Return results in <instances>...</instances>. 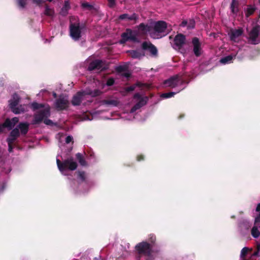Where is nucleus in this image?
<instances>
[{"label": "nucleus", "instance_id": "11", "mask_svg": "<svg viewBox=\"0 0 260 260\" xmlns=\"http://www.w3.org/2000/svg\"><path fill=\"white\" fill-rule=\"evenodd\" d=\"M86 95L85 91H79L74 95L71 101V103L73 106H79L82 101L83 100L84 96Z\"/></svg>", "mask_w": 260, "mask_h": 260}, {"label": "nucleus", "instance_id": "15", "mask_svg": "<svg viewBox=\"0 0 260 260\" xmlns=\"http://www.w3.org/2000/svg\"><path fill=\"white\" fill-rule=\"evenodd\" d=\"M260 32V26L258 25H256L251 29L249 32V39L252 41L253 44H256V39L259 35Z\"/></svg>", "mask_w": 260, "mask_h": 260}, {"label": "nucleus", "instance_id": "38", "mask_svg": "<svg viewBox=\"0 0 260 260\" xmlns=\"http://www.w3.org/2000/svg\"><path fill=\"white\" fill-rule=\"evenodd\" d=\"M78 178L82 181L84 182L86 180L85 172L84 171L78 172Z\"/></svg>", "mask_w": 260, "mask_h": 260}, {"label": "nucleus", "instance_id": "34", "mask_svg": "<svg viewBox=\"0 0 260 260\" xmlns=\"http://www.w3.org/2000/svg\"><path fill=\"white\" fill-rule=\"evenodd\" d=\"M251 235L254 238H258L260 235V232L256 226H253L251 229Z\"/></svg>", "mask_w": 260, "mask_h": 260}, {"label": "nucleus", "instance_id": "47", "mask_svg": "<svg viewBox=\"0 0 260 260\" xmlns=\"http://www.w3.org/2000/svg\"><path fill=\"white\" fill-rule=\"evenodd\" d=\"M44 123L48 125H51L53 124V122L50 119H47V118H44L43 120Z\"/></svg>", "mask_w": 260, "mask_h": 260}, {"label": "nucleus", "instance_id": "35", "mask_svg": "<svg viewBox=\"0 0 260 260\" xmlns=\"http://www.w3.org/2000/svg\"><path fill=\"white\" fill-rule=\"evenodd\" d=\"M255 11V9L251 6L248 7L245 12V15L246 17H248L252 15Z\"/></svg>", "mask_w": 260, "mask_h": 260}, {"label": "nucleus", "instance_id": "26", "mask_svg": "<svg viewBox=\"0 0 260 260\" xmlns=\"http://www.w3.org/2000/svg\"><path fill=\"white\" fill-rule=\"evenodd\" d=\"M76 157L79 163L82 166H87V162L86 160H85L83 155L80 153H78L76 154Z\"/></svg>", "mask_w": 260, "mask_h": 260}, {"label": "nucleus", "instance_id": "30", "mask_svg": "<svg viewBox=\"0 0 260 260\" xmlns=\"http://www.w3.org/2000/svg\"><path fill=\"white\" fill-rule=\"evenodd\" d=\"M142 84L140 82H137L136 84H135L131 86L126 87L125 88V91L127 92L133 91L135 89L136 87H142Z\"/></svg>", "mask_w": 260, "mask_h": 260}, {"label": "nucleus", "instance_id": "41", "mask_svg": "<svg viewBox=\"0 0 260 260\" xmlns=\"http://www.w3.org/2000/svg\"><path fill=\"white\" fill-rule=\"evenodd\" d=\"M176 93L175 92H167V93H164L161 95V97L163 98H166V99L170 98L173 96L174 95L176 94Z\"/></svg>", "mask_w": 260, "mask_h": 260}, {"label": "nucleus", "instance_id": "19", "mask_svg": "<svg viewBox=\"0 0 260 260\" xmlns=\"http://www.w3.org/2000/svg\"><path fill=\"white\" fill-rule=\"evenodd\" d=\"M126 53L128 54L133 59H140L142 57L145 56L144 53H141L137 50H130L126 51Z\"/></svg>", "mask_w": 260, "mask_h": 260}, {"label": "nucleus", "instance_id": "20", "mask_svg": "<svg viewBox=\"0 0 260 260\" xmlns=\"http://www.w3.org/2000/svg\"><path fill=\"white\" fill-rule=\"evenodd\" d=\"M230 9L231 13L235 15H237L239 12V2L238 0H232L230 5Z\"/></svg>", "mask_w": 260, "mask_h": 260}, {"label": "nucleus", "instance_id": "29", "mask_svg": "<svg viewBox=\"0 0 260 260\" xmlns=\"http://www.w3.org/2000/svg\"><path fill=\"white\" fill-rule=\"evenodd\" d=\"M102 103L104 105H113L116 106L118 105V101L114 100H104L102 101Z\"/></svg>", "mask_w": 260, "mask_h": 260}, {"label": "nucleus", "instance_id": "1", "mask_svg": "<svg viewBox=\"0 0 260 260\" xmlns=\"http://www.w3.org/2000/svg\"><path fill=\"white\" fill-rule=\"evenodd\" d=\"M56 164L59 170L63 172L66 170L74 171L77 168V163L74 160L73 157H70L62 161L56 159Z\"/></svg>", "mask_w": 260, "mask_h": 260}, {"label": "nucleus", "instance_id": "12", "mask_svg": "<svg viewBox=\"0 0 260 260\" xmlns=\"http://www.w3.org/2000/svg\"><path fill=\"white\" fill-rule=\"evenodd\" d=\"M186 37L185 36L182 34H177L174 38V45L178 49H181L185 44Z\"/></svg>", "mask_w": 260, "mask_h": 260}, {"label": "nucleus", "instance_id": "49", "mask_svg": "<svg viewBox=\"0 0 260 260\" xmlns=\"http://www.w3.org/2000/svg\"><path fill=\"white\" fill-rule=\"evenodd\" d=\"M10 120L14 126L19 122V118L16 117H13L12 119H10Z\"/></svg>", "mask_w": 260, "mask_h": 260}, {"label": "nucleus", "instance_id": "53", "mask_svg": "<svg viewBox=\"0 0 260 260\" xmlns=\"http://www.w3.org/2000/svg\"><path fill=\"white\" fill-rule=\"evenodd\" d=\"M122 76H123V77H125L127 78H128L131 77V73H128V72H126V73H124L122 74Z\"/></svg>", "mask_w": 260, "mask_h": 260}, {"label": "nucleus", "instance_id": "51", "mask_svg": "<svg viewBox=\"0 0 260 260\" xmlns=\"http://www.w3.org/2000/svg\"><path fill=\"white\" fill-rule=\"evenodd\" d=\"M144 159V156L142 154H139L137 156V160L138 161H140L141 160H143Z\"/></svg>", "mask_w": 260, "mask_h": 260}, {"label": "nucleus", "instance_id": "16", "mask_svg": "<svg viewBox=\"0 0 260 260\" xmlns=\"http://www.w3.org/2000/svg\"><path fill=\"white\" fill-rule=\"evenodd\" d=\"M139 19V16L136 13H134L132 15H129L128 14H122L119 16V20H128L129 21H134V23H136Z\"/></svg>", "mask_w": 260, "mask_h": 260}, {"label": "nucleus", "instance_id": "31", "mask_svg": "<svg viewBox=\"0 0 260 260\" xmlns=\"http://www.w3.org/2000/svg\"><path fill=\"white\" fill-rule=\"evenodd\" d=\"M155 258L152 253L143 256V257H136V260H154Z\"/></svg>", "mask_w": 260, "mask_h": 260}, {"label": "nucleus", "instance_id": "36", "mask_svg": "<svg viewBox=\"0 0 260 260\" xmlns=\"http://www.w3.org/2000/svg\"><path fill=\"white\" fill-rule=\"evenodd\" d=\"M31 107L34 110H36L42 108H44V105L43 104H39L37 102H33L31 105Z\"/></svg>", "mask_w": 260, "mask_h": 260}, {"label": "nucleus", "instance_id": "39", "mask_svg": "<svg viewBox=\"0 0 260 260\" xmlns=\"http://www.w3.org/2000/svg\"><path fill=\"white\" fill-rule=\"evenodd\" d=\"M249 251V249L248 247H244L241 251L240 257L242 258H245L246 255Z\"/></svg>", "mask_w": 260, "mask_h": 260}, {"label": "nucleus", "instance_id": "64", "mask_svg": "<svg viewBox=\"0 0 260 260\" xmlns=\"http://www.w3.org/2000/svg\"><path fill=\"white\" fill-rule=\"evenodd\" d=\"M243 260H247V259H245V258H243Z\"/></svg>", "mask_w": 260, "mask_h": 260}, {"label": "nucleus", "instance_id": "52", "mask_svg": "<svg viewBox=\"0 0 260 260\" xmlns=\"http://www.w3.org/2000/svg\"><path fill=\"white\" fill-rule=\"evenodd\" d=\"M188 24V21L184 20L182 21L181 23L180 24V26L181 27H185L187 26V24Z\"/></svg>", "mask_w": 260, "mask_h": 260}, {"label": "nucleus", "instance_id": "13", "mask_svg": "<svg viewBox=\"0 0 260 260\" xmlns=\"http://www.w3.org/2000/svg\"><path fill=\"white\" fill-rule=\"evenodd\" d=\"M69 101L63 98H59L55 101V106L58 110H63L69 106Z\"/></svg>", "mask_w": 260, "mask_h": 260}, {"label": "nucleus", "instance_id": "60", "mask_svg": "<svg viewBox=\"0 0 260 260\" xmlns=\"http://www.w3.org/2000/svg\"><path fill=\"white\" fill-rule=\"evenodd\" d=\"M256 250H258V251H260V244L258 245L257 246V248H256Z\"/></svg>", "mask_w": 260, "mask_h": 260}, {"label": "nucleus", "instance_id": "44", "mask_svg": "<svg viewBox=\"0 0 260 260\" xmlns=\"http://www.w3.org/2000/svg\"><path fill=\"white\" fill-rule=\"evenodd\" d=\"M18 6L21 8H24L26 5L25 0H17Z\"/></svg>", "mask_w": 260, "mask_h": 260}, {"label": "nucleus", "instance_id": "22", "mask_svg": "<svg viewBox=\"0 0 260 260\" xmlns=\"http://www.w3.org/2000/svg\"><path fill=\"white\" fill-rule=\"evenodd\" d=\"M86 95H91L92 97H96L102 94L103 92L99 89H96L94 90L86 89L84 90Z\"/></svg>", "mask_w": 260, "mask_h": 260}, {"label": "nucleus", "instance_id": "14", "mask_svg": "<svg viewBox=\"0 0 260 260\" xmlns=\"http://www.w3.org/2000/svg\"><path fill=\"white\" fill-rule=\"evenodd\" d=\"M179 82V76H175L170 77L169 79L166 80L164 82V84L167 87L174 88L178 86Z\"/></svg>", "mask_w": 260, "mask_h": 260}, {"label": "nucleus", "instance_id": "54", "mask_svg": "<svg viewBox=\"0 0 260 260\" xmlns=\"http://www.w3.org/2000/svg\"><path fill=\"white\" fill-rule=\"evenodd\" d=\"M12 111L15 113V114H19L20 113V111H19V110L18 108H14V109H11Z\"/></svg>", "mask_w": 260, "mask_h": 260}, {"label": "nucleus", "instance_id": "55", "mask_svg": "<svg viewBox=\"0 0 260 260\" xmlns=\"http://www.w3.org/2000/svg\"><path fill=\"white\" fill-rule=\"evenodd\" d=\"M4 127L3 126V124H0V134L3 132Z\"/></svg>", "mask_w": 260, "mask_h": 260}, {"label": "nucleus", "instance_id": "18", "mask_svg": "<svg viewBox=\"0 0 260 260\" xmlns=\"http://www.w3.org/2000/svg\"><path fill=\"white\" fill-rule=\"evenodd\" d=\"M29 124L27 122H20L16 127H18L20 134L25 136L28 132Z\"/></svg>", "mask_w": 260, "mask_h": 260}, {"label": "nucleus", "instance_id": "59", "mask_svg": "<svg viewBox=\"0 0 260 260\" xmlns=\"http://www.w3.org/2000/svg\"><path fill=\"white\" fill-rule=\"evenodd\" d=\"M184 114H180V115H179V116L178 117V118H179V119H181V118H182L184 117Z\"/></svg>", "mask_w": 260, "mask_h": 260}, {"label": "nucleus", "instance_id": "57", "mask_svg": "<svg viewBox=\"0 0 260 260\" xmlns=\"http://www.w3.org/2000/svg\"><path fill=\"white\" fill-rule=\"evenodd\" d=\"M259 251L256 250V251H255L253 254V255H255V256H257L258 255V254H259Z\"/></svg>", "mask_w": 260, "mask_h": 260}, {"label": "nucleus", "instance_id": "33", "mask_svg": "<svg viewBox=\"0 0 260 260\" xmlns=\"http://www.w3.org/2000/svg\"><path fill=\"white\" fill-rule=\"evenodd\" d=\"M81 7L87 10L92 11L95 10L94 6L87 2H84L81 4Z\"/></svg>", "mask_w": 260, "mask_h": 260}, {"label": "nucleus", "instance_id": "56", "mask_svg": "<svg viewBox=\"0 0 260 260\" xmlns=\"http://www.w3.org/2000/svg\"><path fill=\"white\" fill-rule=\"evenodd\" d=\"M256 211L257 212L260 211V203H258L257 205Z\"/></svg>", "mask_w": 260, "mask_h": 260}, {"label": "nucleus", "instance_id": "10", "mask_svg": "<svg viewBox=\"0 0 260 260\" xmlns=\"http://www.w3.org/2000/svg\"><path fill=\"white\" fill-rule=\"evenodd\" d=\"M168 24L164 21H156L153 26V29L155 32L162 33L166 32L167 29Z\"/></svg>", "mask_w": 260, "mask_h": 260}, {"label": "nucleus", "instance_id": "23", "mask_svg": "<svg viewBox=\"0 0 260 260\" xmlns=\"http://www.w3.org/2000/svg\"><path fill=\"white\" fill-rule=\"evenodd\" d=\"M242 34H243V30L241 28L235 29V30L232 31L230 35L231 40H233V41H235L236 38L241 36Z\"/></svg>", "mask_w": 260, "mask_h": 260}, {"label": "nucleus", "instance_id": "27", "mask_svg": "<svg viewBox=\"0 0 260 260\" xmlns=\"http://www.w3.org/2000/svg\"><path fill=\"white\" fill-rule=\"evenodd\" d=\"M4 128H7L8 130H11L15 126L10 118H7L3 123Z\"/></svg>", "mask_w": 260, "mask_h": 260}, {"label": "nucleus", "instance_id": "40", "mask_svg": "<svg viewBox=\"0 0 260 260\" xmlns=\"http://www.w3.org/2000/svg\"><path fill=\"white\" fill-rule=\"evenodd\" d=\"M18 138L15 136H11L10 134H9L8 137L6 139V141L7 143H11L14 144Z\"/></svg>", "mask_w": 260, "mask_h": 260}, {"label": "nucleus", "instance_id": "5", "mask_svg": "<svg viewBox=\"0 0 260 260\" xmlns=\"http://www.w3.org/2000/svg\"><path fill=\"white\" fill-rule=\"evenodd\" d=\"M50 108H46L43 110H41L35 114L34 119L32 121V124H37L41 123L44 118H48L50 116Z\"/></svg>", "mask_w": 260, "mask_h": 260}, {"label": "nucleus", "instance_id": "4", "mask_svg": "<svg viewBox=\"0 0 260 260\" xmlns=\"http://www.w3.org/2000/svg\"><path fill=\"white\" fill-rule=\"evenodd\" d=\"M128 41L139 42L136 32L131 28H126L125 31L121 34L119 43L120 44H124Z\"/></svg>", "mask_w": 260, "mask_h": 260}, {"label": "nucleus", "instance_id": "3", "mask_svg": "<svg viewBox=\"0 0 260 260\" xmlns=\"http://www.w3.org/2000/svg\"><path fill=\"white\" fill-rule=\"evenodd\" d=\"M135 249L137 253V257H143L152 252L151 244L146 241L138 243L135 246Z\"/></svg>", "mask_w": 260, "mask_h": 260}, {"label": "nucleus", "instance_id": "28", "mask_svg": "<svg viewBox=\"0 0 260 260\" xmlns=\"http://www.w3.org/2000/svg\"><path fill=\"white\" fill-rule=\"evenodd\" d=\"M233 59V55H229L221 58L220 60V62L222 64L229 63L231 62Z\"/></svg>", "mask_w": 260, "mask_h": 260}, {"label": "nucleus", "instance_id": "25", "mask_svg": "<svg viewBox=\"0 0 260 260\" xmlns=\"http://www.w3.org/2000/svg\"><path fill=\"white\" fill-rule=\"evenodd\" d=\"M44 14L47 16L53 17L54 16L55 12L53 9L50 8L47 4H45Z\"/></svg>", "mask_w": 260, "mask_h": 260}, {"label": "nucleus", "instance_id": "6", "mask_svg": "<svg viewBox=\"0 0 260 260\" xmlns=\"http://www.w3.org/2000/svg\"><path fill=\"white\" fill-rule=\"evenodd\" d=\"M134 98L139 100V102L132 108L131 112H134L145 105L148 100L147 96L142 97L141 95L139 93H136L134 95Z\"/></svg>", "mask_w": 260, "mask_h": 260}, {"label": "nucleus", "instance_id": "24", "mask_svg": "<svg viewBox=\"0 0 260 260\" xmlns=\"http://www.w3.org/2000/svg\"><path fill=\"white\" fill-rule=\"evenodd\" d=\"M70 8V3L68 1H65L64 5L61 9L60 14L63 16L68 14V11Z\"/></svg>", "mask_w": 260, "mask_h": 260}, {"label": "nucleus", "instance_id": "63", "mask_svg": "<svg viewBox=\"0 0 260 260\" xmlns=\"http://www.w3.org/2000/svg\"><path fill=\"white\" fill-rule=\"evenodd\" d=\"M4 186H3V188H2V190H3L4 189Z\"/></svg>", "mask_w": 260, "mask_h": 260}, {"label": "nucleus", "instance_id": "17", "mask_svg": "<svg viewBox=\"0 0 260 260\" xmlns=\"http://www.w3.org/2000/svg\"><path fill=\"white\" fill-rule=\"evenodd\" d=\"M139 32L141 35H145L147 32H150L151 30V26L148 24H145L144 23H140L137 26Z\"/></svg>", "mask_w": 260, "mask_h": 260}, {"label": "nucleus", "instance_id": "58", "mask_svg": "<svg viewBox=\"0 0 260 260\" xmlns=\"http://www.w3.org/2000/svg\"><path fill=\"white\" fill-rule=\"evenodd\" d=\"M108 1L109 2V3H110L111 4H115V0H108Z\"/></svg>", "mask_w": 260, "mask_h": 260}, {"label": "nucleus", "instance_id": "2", "mask_svg": "<svg viewBox=\"0 0 260 260\" xmlns=\"http://www.w3.org/2000/svg\"><path fill=\"white\" fill-rule=\"evenodd\" d=\"M85 23H71L70 25V35L75 41H78L81 37L82 31L86 29Z\"/></svg>", "mask_w": 260, "mask_h": 260}, {"label": "nucleus", "instance_id": "43", "mask_svg": "<svg viewBox=\"0 0 260 260\" xmlns=\"http://www.w3.org/2000/svg\"><path fill=\"white\" fill-rule=\"evenodd\" d=\"M195 26V21L193 19H190L188 21L187 27L188 29H192Z\"/></svg>", "mask_w": 260, "mask_h": 260}, {"label": "nucleus", "instance_id": "62", "mask_svg": "<svg viewBox=\"0 0 260 260\" xmlns=\"http://www.w3.org/2000/svg\"><path fill=\"white\" fill-rule=\"evenodd\" d=\"M53 95H54V96L56 97V94L55 93H54L53 94Z\"/></svg>", "mask_w": 260, "mask_h": 260}, {"label": "nucleus", "instance_id": "50", "mask_svg": "<svg viewBox=\"0 0 260 260\" xmlns=\"http://www.w3.org/2000/svg\"><path fill=\"white\" fill-rule=\"evenodd\" d=\"M73 138L72 136H68L66 138V143L67 144H69L70 142H71L72 141H73Z\"/></svg>", "mask_w": 260, "mask_h": 260}, {"label": "nucleus", "instance_id": "61", "mask_svg": "<svg viewBox=\"0 0 260 260\" xmlns=\"http://www.w3.org/2000/svg\"><path fill=\"white\" fill-rule=\"evenodd\" d=\"M93 260H101V258L94 257Z\"/></svg>", "mask_w": 260, "mask_h": 260}, {"label": "nucleus", "instance_id": "45", "mask_svg": "<svg viewBox=\"0 0 260 260\" xmlns=\"http://www.w3.org/2000/svg\"><path fill=\"white\" fill-rule=\"evenodd\" d=\"M32 3L39 7H41L45 2L44 0H32Z\"/></svg>", "mask_w": 260, "mask_h": 260}, {"label": "nucleus", "instance_id": "8", "mask_svg": "<svg viewBox=\"0 0 260 260\" xmlns=\"http://www.w3.org/2000/svg\"><path fill=\"white\" fill-rule=\"evenodd\" d=\"M191 43L193 46V52L196 57H200L202 53L201 43L197 37L192 39Z\"/></svg>", "mask_w": 260, "mask_h": 260}, {"label": "nucleus", "instance_id": "48", "mask_svg": "<svg viewBox=\"0 0 260 260\" xmlns=\"http://www.w3.org/2000/svg\"><path fill=\"white\" fill-rule=\"evenodd\" d=\"M8 151L10 152V153H11L13 152V150L14 149V144L13 143H8Z\"/></svg>", "mask_w": 260, "mask_h": 260}, {"label": "nucleus", "instance_id": "21", "mask_svg": "<svg viewBox=\"0 0 260 260\" xmlns=\"http://www.w3.org/2000/svg\"><path fill=\"white\" fill-rule=\"evenodd\" d=\"M19 102V98L17 94L14 93L13 95V99L9 101V105L11 109L16 107Z\"/></svg>", "mask_w": 260, "mask_h": 260}, {"label": "nucleus", "instance_id": "42", "mask_svg": "<svg viewBox=\"0 0 260 260\" xmlns=\"http://www.w3.org/2000/svg\"><path fill=\"white\" fill-rule=\"evenodd\" d=\"M127 70V67L124 66H119L115 68V70L117 73H122Z\"/></svg>", "mask_w": 260, "mask_h": 260}, {"label": "nucleus", "instance_id": "7", "mask_svg": "<svg viewBox=\"0 0 260 260\" xmlns=\"http://www.w3.org/2000/svg\"><path fill=\"white\" fill-rule=\"evenodd\" d=\"M141 48L144 51H148L153 57L158 56V50L156 46L150 42L144 41L141 44Z\"/></svg>", "mask_w": 260, "mask_h": 260}, {"label": "nucleus", "instance_id": "32", "mask_svg": "<svg viewBox=\"0 0 260 260\" xmlns=\"http://www.w3.org/2000/svg\"><path fill=\"white\" fill-rule=\"evenodd\" d=\"M239 226L242 229L248 230L251 227V224L247 220H243L240 222Z\"/></svg>", "mask_w": 260, "mask_h": 260}, {"label": "nucleus", "instance_id": "37", "mask_svg": "<svg viewBox=\"0 0 260 260\" xmlns=\"http://www.w3.org/2000/svg\"><path fill=\"white\" fill-rule=\"evenodd\" d=\"M10 133L11 136H14L17 138H19L20 136V133L18 127H15L12 129Z\"/></svg>", "mask_w": 260, "mask_h": 260}, {"label": "nucleus", "instance_id": "9", "mask_svg": "<svg viewBox=\"0 0 260 260\" xmlns=\"http://www.w3.org/2000/svg\"><path fill=\"white\" fill-rule=\"evenodd\" d=\"M101 70L104 71L106 68L103 67V61L100 59H95L92 61L88 66V70L92 71L94 70Z\"/></svg>", "mask_w": 260, "mask_h": 260}, {"label": "nucleus", "instance_id": "46", "mask_svg": "<svg viewBox=\"0 0 260 260\" xmlns=\"http://www.w3.org/2000/svg\"><path fill=\"white\" fill-rule=\"evenodd\" d=\"M114 83H115L114 79L113 78H110L107 80V82H106V85L108 86H112L113 85H114Z\"/></svg>", "mask_w": 260, "mask_h": 260}]
</instances>
